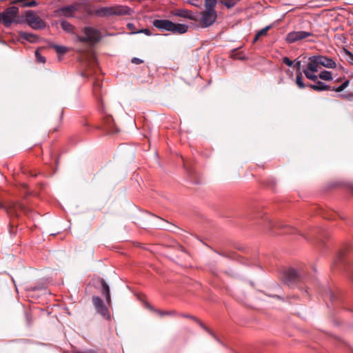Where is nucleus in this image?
<instances>
[{"mask_svg": "<svg viewBox=\"0 0 353 353\" xmlns=\"http://www.w3.org/2000/svg\"><path fill=\"white\" fill-rule=\"evenodd\" d=\"M241 0H219V3L230 9L234 7Z\"/></svg>", "mask_w": 353, "mask_h": 353, "instance_id": "obj_26", "label": "nucleus"}, {"mask_svg": "<svg viewBox=\"0 0 353 353\" xmlns=\"http://www.w3.org/2000/svg\"><path fill=\"white\" fill-rule=\"evenodd\" d=\"M294 68L296 70V72L297 71H302L301 70V61H299V60H295V61H294V64L293 65Z\"/></svg>", "mask_w": 353, "mask_h": 353, "instance_id": "obj_40", "label": "nucleus"}, {"mask_svg": "<svg viewBox=\"0 0 353 353\" xmlns=\"http://www.w3.org/2000/svg\"><path fill=\"white\" fill-rule=\"evenodd\" d=\"M85 37L77 35L76 39L81 43H98L101 39V32L93 27L85 26L83 28Z\"/></svg>", "mask_w": 353, "mask_h": 353, "instance_id": "obj_5", "label": "nucleus"}, {"mask_svg": "<svg viewBox=\"0 0 353 353\" xmlns=\"http://www.w3.org/2000/svg\"><path fill=\"white\" fill-rule=\"evenodd\" d=\"M28 290L32 292H34L37 290H45V286L43 284H39L37 285L30 286Z\"/></svg>", "mask_w": 353, "mask_h": 353, "instance_id": "obj_37", "label": "nucleus"}, {"mask_svg": "<svg viewBox=\"0 0 353 353\" xmlns=\"http://www.w3.org/2000/svg\"><path fill=\"white\" fill-rule=\"evenodd\" d=\"M172 21L168 19H155L152 21V25L162 30L170 31Z\"/></svg>", "mask_w": 353, "mask_h": 353, "instance_id": "obj_14", "label": "nucleus"}, {"mask_svg": "<svg viewBox=\"0 0 353 353\" xmlns=\"http://www.w3.org/2000/svg\"><path fill=\"white\" fill-rule=\"evenodd\" d=\"M19 37L21 39L26 40L30 43H35L37 41L39 37L32 34V33H28L26 32H19Z\"/></svg>", "mask_w": 353, "mask_h": 353, "instance_id": "obj_21", "label": "nucleus"}, {"mask_svg": "<svg viewBox=\"0 0 353 353\" xmlns=\"http://www.w3.org/2000/svg\"><path fill=\"white\" fill-rule=\"evenodd\" d=\"M78 7L75 4H70L66 6L59 8L56 10V12L65 17L71 18L74 17L76 11H77Z\"/></svg>", "mask_w": 353, "mask_h": 353, "instance_id": "obj_12", "label": "nucleus"}, {"mask_svg": "<svg viewBox=\"0 0 353 353\" xmlns=\"http://www.w3.org/2000/svg\"><path fill=\"white\" fill-rule=\"evenodd\" d=\"M346 255V251L345 250H340L338 253V255L334 261L335 265H339L340 264L344 265L345 264V257Z\"/></svg>", "mask_w": 353, "mask_h": 353, "instance_id": "obj_23", "label": "nucleus"}, {"mask_svg": "<svg viewBox=\"0 0 353 353\" xmlns=\"http://www.w3.org/2000/svg\"><path fill=\"white\" fill-rule=\"evenodd\" d=\"M232 56L233 58L238 59L240 60H245L246 59L245 57L243 55L241 52L234 53Z\"/></svg>", "mask_w": 353, "mask_h": 353, "instance_id": "obj_42", "label": "nucleus"}, {"mask_svg": "<svg viewBox=\"0 0 353 353\" xmlns=\"http://www.w3.org/2000/svg\"><path fill=\"white\" fill-rule=\"evenodd\" d=\"M20 208L21 209V210L25 211V207L23 205H20Z\"/></svg>", "mask_w": 353, "mask_h": 353, "instance_id": "obj_55", "label": "nucleus"}, {"mask_svg": "<svg viewBox=\"0 0 353 353\" xmlns=\"http://www.w3.org/2000/svg\"><path fill=\"white\" fill-rule=\"evenodd\" d=\"M185 1L192 6L196 7V8L201 7V3H196V0H185Z\"/></svg>", "mask_w": 353, "mask_h": 353, "instance_id": "obj_43", "label": "nucleus"}, {"mask_svg": "<svg viewBox=\"0 0 353 353\" xmlns=\"http://www.w3.org/2000/svg\"><path fill=\"white\" fill-rule=\"evenodd\" d=\"M275 185H276L275 181L272 180L270 181V188H271L272 190H274Z\"/></svg>", "mask_w": 353, "mask_h": 353, "instance_id": "obj_53", "label": "nucleus"}, {"mask_svg": "<svg viewBox=\"0 0 353 353\" xmlns=\"http://www.w3.org/2000/svg\"><path fill=\"white\" fill-rule=\"evenodd\" d=\"M196 323L200 325V327L203 330H204L206 332H208L209 334H210L215 340H216L217 341H219V339L215 335V334L210 328H208L205 324H203L199 319H198Z\"/></svg>", "mask_w": 353, "mask_h": 353, "instance_id": "obj_29", "label": "nucleus"}, {"mask_svg": "<svg viewBox=\"0 0 353 353\" xmlns=\"http://www.w3.org/2000/svg\"><path fill=\"white\" fill-rule=\"evenodd\" d=\"M350 279L353 281V278H350Z\"/></svg>", "mask_w": 353, "mask_h": 353, "instance_id": "obj_61", "label": "nucleus"}, {"mask_svg": "<svg viewBox=\"0 0 353 353\" xmlns=\"http://www.w3.org/2000/svg\"><path fill=\"white\" fill-rule=\"evenodd\" d=\"M342 79L341 78H339L336 80V81L337 82H339V81H341Z\"/></svg>", "mask_w": 353, "mask_h": 353, "instance_id": "obj_57", "label": "nucleus"}, {"mask_svg": "<svg viewBox=\"0 0 353 353\" xmlns=\"http://www.w3.org/2000/svg\"><path fill=\"white\" fill-rule=\"evenodd\" d=\"M155 312L161 316H163L165 315L174 316V315L177 314L176 312L174 310L163 311V310H155Z\"/></svg>", "mask_w": 353, "mask_h": 353, "instance_id": "obj_31", "label": "nucleus"}, {"mask_svg": "<svg viewBox=\"0 0 353 353\" xmlns=\"http://www.w3.org/2000/svg\"><path fill=\"white\" fill-rule=\"evenodd\" d=\"M344 90H345V88H343V87H342L341 85L339 86H337V87H332V88L331 87V90L336 92H341Z\"/></svg>", "mask_w": 353, "mask_h": 353, "instance_id": "obj_46", "label": "nucleus"}, {"mask_svg": "<svg viewBox=\"0 0 353 353\" xmlns=\"http://www.w3.org/2000/svg\"><path fill=\"white\" fill-rule=\"evenodd\" d=\"M307 87L316 92H323L331 90V86L325 84L323 81H317L314 83H307Z\"/></svg>", "mask_w": 353, "mask_h": 353, "instance_id": "obj_15", "label": "nucleus"}, {"mask_svg": "<svg viewBox=\"0 0 353 353\" xmlns=\"http://www.w3.org/2000/svg\"><path fill=\"white\" fill-rule=\"evenodd\" d=\"M10 4H20L23 8H32L39 5L34 0H9Z\"/></svg>", "mask_w": 353, "mask_h": 353, "instance_id": "obj_19", "label": "nucleus"}, {"mask_svg": "<svg viewBox=\"0 0 353 353\" xmlns=\"http://www.w3.org/2000/svg\"><path fill=\"white\" fill-rule=\"evenodd\" d=\"M111 8L113 15L116 16L130 15L132 12L131 8L126 6L119 5L111 6Z\"/></svg>", "mask_w": 353, "mask_h": 353, "instance_id": "obj_16", "label": "nucleus"}, {"mask_svg": "<svg viewBox=\"0 0 353 353\" xmlns=\"http://www.w3.org/2000/svg\"><path fill=\"white\" fill-rule=\"evenodd\" d=\"M25 23L34 30L43 29L46 27L45 21L36 15L33 10H26L24 15Z\"/></svg>", "mask_w": 353, "mask_h": 353, "instance_id": "obj_7", "label": "nucleus"}, {"mask_svg": "<svg viewBox=\"0 0 353 353\" xmlns=\"http://www.w3.org/2000/svg\"><path fill=\"white\" fill-rule=\"evenodd\" d=\"M63 116V109L62 108V109L60 110V112H59V123H61Z\"/></svg>", "mask_w": 353, "mask_h": 353, "instance_id": "obj_48", "label": "nucleus"}, {"mask_svg": "<svg viewBox=\"0 0 353 353\" xmlns=\"http://www.w3.org/2000/svg\"><path fill=\"white\" fill-rule=\"evenodd\" d=\"M0 208L3 209L6 212L7 214L10 216L13 215L15 210L14 207H8L1 202Z\"/></svg>", "mask_w": 353, "mask_h": 353, "instance_id": "obj_30", "label": "nucleus"}, {"mask_svg": "<svg viewBox=\"0 0 353 353\" xmlns=\"http://www.w3.org/2000/svg\"><path fill=\"white\" fill-rule=\"evenodd\" d=\"M2 24L8 28L12 24L25 23L23 15L19 14V9L17 6H10L1 12Z\"/></svg>", "mask_w": 353, "mask_h": 353, "instance_id": "obj_4", "label": "nucleus"}, {"mask_svg": "<svg viewBox=\"0 0 353 353\" xmlns=\"http://www.w3.org/2000/svg\"><path fill=\"white\" fill-rule=\"evenodd\" d=\"M92 303L97 310L104 319L110 320L111 316L108 307L104 304L103 300L98 296H93Z\"/></svg>", "mask_w": 353, "mask_h": 353, "instance_id": "obj_9", "label": "nucleus"}, {"mask_svg": "<svg viewBox=\"0 0 353 353\" xmlns=\"http://www.w3.org/2000/svg\"><path fill=\"white\" fill-rule=\"evenodd\" d=\"M60 25L61 28L66 32L73 33L74 30V26L71 24L70 22L65 20H61L60 22Z\"/></svg>", "mask_w": 353, "mask_h": 353, "instance_id": "obj_22", "label": "nucleus"}, {"mask_svg": "<svg viewBox=\"0 0 353 353\" xmlns=\"http://www.w3.org/2000/svg\"><path fill=\"white\" fill-rule=\"evenodd\" d=\"M312 35L313 34L311 32L292 31L288 33L286 36V41L289 43H293Z\"/></svg>", "mask_w": 353, "mask_h": 353, "instance_id": "obj_10", "label": "nucleus"}, {"mask_svg": "<svg viewBox=\"0 0 353 353\" xmlns=\"http://www.w3.org/2000/svg\"><path fill=\"white\" fill-rule=\"evenodd\" d=\"M146 307L148 308L150 310L154 312H155V310H157V309H154L151 305H150L148 303L146 304Z\"/></svg>", "mask_w": 353, "mask_h": 353, "instance_id": "obj_52", "label": "nucleus"}, {"mask_svg": "<svg viewBox=\"0 0 353 353\" xmlns=\"http://www.w3.org/2000/svg\"><path fill=\"white\" fill-rule=\"evenodd\" d=\"M128 27H130V26H132V24L128 23Z\"/></svg>", "mask_w": 353, "mask_h": 353, "instance_id": "obj_60", "label": "nucleus"}, {"mask_svg": "<svg viewBox=\"0 0 353 353\" xmlns=\"http://www.w3.org/2000/svg\"><path fill=\"white\" fill-rule=\"evenodd\" d=\"M302 71H297L296 72V84L297 86L301 89H304L307 87V84L304 83L303 79H302Z\"/></svg>", "mask_w": 353, "mask_h": 353, "instance_id": "obj_24", "label": "nucleus"}, {"mask_svg": "<svg viewBox=\"0 0 353 353\" xmlns=\"http://www.w3.org/2000/svg\"><path fill=\"white\" fill-rule=\"evenodd\" d=\"M92 282L95 288H99L101 286V292L105 298V301L108 304H110L111 301L110 287L105 281L99 276H94L92 279Z\"/></svg>", "mask_w": 353, "mask_h": 353, "instance_id": "obj_8", "label": "nucleus"}, {"mask_svg": "<svg viewBox=\"0 0 353 353\" xmlns=\"http://www.w3.org/2000/svg\"><path fill=\"white\" fill-rule=\"evenodd\" d=\"M261 224L273 235L294 234L297 232L296 228L288 225L273 222L267 214L263 216Z\"/></svg>", "mask_w": 353, "mask_h": 353, "instance_id": "obj_3", "label": "nucleus"}, {"mask_svg": "<svg viewBox=\"0 0 353 353\" xmlns=\"http://www.w3.org/2000/svg\"><path fill=\"white\" fill-rule=\"evenodd\" d=\"M0 23H2L1 12H0Z\"/></svg>", "mask_w": 353, "mask_h": 353, "instance_id": "obj_56", "label": "nucleus"}, {"mask_svg": "<svg viewBox=\"0 0 353 353\" xmlns=\"http://www.w3.org/2000/svg\"><path fill=\"white\" fill-rule=\"evenodd\" d=\"M319 57L320 59L321 66H323L326 68L330 69H333L336 67V63L333 59L323 55H319Z\"/></svg>", "mask_w": 353, "mask_h": 353, "instance_id": "obj_17", "label": "nucleus"}, {"mask_svg": "<svg viewBox=\"0 0 353 353\" xmlns=\"http://www.w3.org/2000/svg\"><path fill=\"white\" fill-rule=\"evenodd\" d=\"M131 63H134V64H141L143 63V60L139 59V58H137V57H133L132 59H131Z\"/></svg>", "mask_w": 353, "mask_h": 353, "instance_id": "obj_45", "label": "nucleus"}, {"mask_svg": "<svg viewBox=\"0 0 353 353\" xmlns=\"http://www.w3.org/2000/svg\"><path fill=\"white\" fill-rule=\"evenodd\" d=\"M283 63L287 65L288 66L292 67L294 64V61L290 59L288 57H284L282 59Z\"/></svg>", "mask_w": 353, "mask_h": 353, "instance_id": "obj_38", "label": "nucleus"}, {"mask_svg": "<svg viewBox=\"0 0 353 353\" xmlns=\"http://www.w3.org/2000/svg\"><path fill=\"white\" fill-rule=\"evenodd\" d=\"M219 0H204L205 9L216 10L215 8Z\"/></svg>", "mask_w": 353, "mask_h": 353, "instance_id": "obj_27", "label": "nucleus"}, {"mask_svg": "<svg viewBox=\"0 0 353 353\" xmlns=\"http://www.w3.org/2000/svg\"><path fill=\"white\" fill-rule=\"evenodd\" d=\"M259 37H259V36H258V34H255V36H254V39H253L252 43H256V42L259 40Z\"/></svg>", "mask_w": 353, "mask_h": 353, "instance_id": "obj_54", "label": "nucleus"}, {"mask_svg": "<svg viewBox=\"0 0 353 353\" xmlns=\"http://www.w3.org/2000/svg\"><path fill=\"white\" fill-rule=\"evenodd\" d=\"M325 218L327 219H332V217H330V216H325Z\"/></svg>", "mask_w": 353, "mask_h": 353, "instance_id": "obj_59", "label": "nucleus"}, {"mask_svg": "<svg viewBox=\"0 0 353 353\" xmlns=\"http://www.w3.org/2000/svg\"><path fill=\"white\" fill-rule=\"evenodd\" d=\"M339 97L343 99H345L349 101H353V92H347L345 94H341Z\"/></svg>", "mask_w": 353, "mask_h": 353, "instance_id": "obj_33", "label": "nucleus"}, {"mask_svg": "<svg viewBox=\"0 0 353 353\" xmlns=\"http://www.w3.org/2000/svg\"><path fill=\"white\" fill-rule=\"evenodd\" d=\"M53 48L56 50L59 54H65L67 52V48L63 46L54 45Z\"/></svg>", "mask_w": 353, "mask_h": 353, "instance_id": "obj_32", "label": "nucleus"}, {"mask_svg": "<svg viewBox=\"0 0 353 353\" xmlns=\"http://www.w3.org/2000/svg\"><path fill=\"white\" fill-rule=\"evenodd\" d=\"M317 232L319 235V237H323V233L325 232L324 229H317Z\"/></svg>", "mask_w": 353, "mask_h": 353, "instance_id": "obj_50", "label": "nucleus"}, {"mask_svg": "<svg viewBox=\"0 0 353 353\" xmlns=\"http://www.w3.org/2000/svg\"><path fill=\"white\" fill-rule=\"evenodd\" d=\"M77 353H98L96 350H85V352H77Z\"/></svg>", "mask_w": 353, "mask_h": 353, "instance_id": "obj_51", "label": "nucleus"}, {"mask_svg": "<svg viewBox=\"0 0 353 353\" xmlns=\"http://www.w3.org/2000/svg\"><path fill=\"white\" fill-rule=\"evenodd\" d=\"M352 192H353V187L352 188Z\"/></svg>", "mask_w": 353, "mask_h": 353, "instance_id": "obj_62", "label": "nucleus"}, {"mask_svg": "<svg viewBox=\"0 0 353 353\" xmlns=\"http://www.w3.org/2000/svg\"><path fill=\"white\" fill-rule=\"evenodd\" d=\"M303 72L307 79L311 80L314 83H316L318 81V78H319V75L314 74L316 72L303 70Z\"/></svg>", "mask_w": 353, "mask_h": 353, "instance_id": "obj_28", "label": "nucleus"}, {"mask_svg": "<svg viewBox=\"0 0 353 353\" xmlns=\"http://www.w3.org/2000/svg\"><path fill=\"white\" fill-rule=\"evenodd\" d=\"M137 33H143L147 36L152 35L151 31L148 28H143V29L140 30L139 31L137 32Z\"/></svg>", "mask_w": 353, "mask_h": 353, "instance_id": "obj_44", "label": "nucleus"}, {"mask_svg": "<svg viewBox=\"0 0 353 353\" xmlns=\"http://www.w3.org/2000/svg\"><path fill=\"white\" fill-rule=\"evenodd\" d=\"M35 57L38 63H45L46 61V58L39 53V50L35 51Z\"/></svg>", "mask_w": 353, "mask_h": 353, "instance_id": "obj_35", "label": "nucleus"}, {"mask_svg": "<svg viewBox=\"0 0 353 353\" xmlns=\"http://www.w3.org/2000/svg\"><path fill=\"white\" fill-rule=\"evenodd\" d=\"M343 52L347 56V61L350 64L353 65V54L346 48H343Z\"/></svg>", "mask_w": 353, "mask_h": 353, "instance_id": "obj_34", "label": "nucleus"}, {"mask_svg": "<svg viewBox=\"0 0 353 353\" xmlns=\"http://www.w3.org/2000/svg\"><path fill=\"white\" fill-rule=\"evenodd\" d=\"M272 28L271 26H268L263 28H262L261 30H260L259 31H258L256 32V34H258V36L259 37H261V36H266L267 34H268V30Z\"/></svg>", "mask_w": 353, "mask_h": 353, "instance_id": "obj_36", "label": "nucleus"}, {"mask_svg": "<svg viewBox=\"0 0 353 353\" xmlns=\"http://www.w3.org/2000/svg\"><path fill=\"white\" fill-rule=\"evenodd\" d=\"M274 296V297H276L277 299H281V297H280V296H279V295H275V296Z\"/></svg>", "mask_w": 353, "mask_h": 353, "instance_id": "obj_58", "label": "nucleus"}, {"mask_svg": "<svg viewBox=\"0 0 353 353\" xmlns=\"http://www.w3.org/2000/svg\"><path fill=\"white\" fill-rule=\"evenodd\" d=\"M308 63L305 70L312 72H318L319 66H321L320 59L319 55L311 56L308 58Z\"/></svg>", "mask_w": 353, "mask_h": 353, "instance_id": "obj_13", "label": "nucleus"}, {"mask_svg": "<svg viewBox=\"0 0 353 353\" xmlns=\"http://www.w3.org/2000/svg\"><path fill=\"white\" fill-rule=\"evenodd\" d=\"M217 12L216 10H206L198 12V21L203 28L212 26L216 21Z\"/></svg>", "mask_w": 353, "mask_h": 353, "instance_id": "obj_6", "label": "nucleus"}, {"mask_svg": "<svg viewBox=\"0 0 353 353\" xmlns=\"http://www.w3.org/2000/svg\"><path fill=\"white\" fill-rule=\"evenodd\" d=\"M319 79L324 81H332L333 79L332 73L328 70H323L319 74Z\"/></svg>", "mask_w": 353, "mask_h": 353, "instance_id": "obj_25", "label": "nucleus"}, {"mask_svg": "<svg viewBox=\"0 0 353 353\" xmlns=\"http://www.w3.org/2000/svg\"><path fill=\"white\" fill-rule=\"evenodd\" d=\"M101 86L102 83L99 81H95L93 83V94L98 101L99 110L103 115L102 123L99 128L103 130L107 134H115L119 132V130L116 127L112 116L106 111L105 105L102 101L100 95Z\"/></svg>", "mask_w": 353, "mask_h": 353, "instance_id": "obj_1", "label": "nucleus"}, {"mask_svg": "<svg viewBox=\"0 0 353 353\" xmlns=\"http://www.w3.org/2000/svg\"><path fill=\"white\" fill-rule=\"evenodd\" d=\"M110 7H102L94 11V14L98 17H109L113 16V12Z\"/></svg>", "mask_w": 353, "mask_h": 353, "instance_id": "obj_20", "label": "nucleus"}, {"mask_svg": "<svg viewBox=\"0 0 353 353\" xmlns=\"http://www.w3.org/2000/svg\"><path fill=\"white\" fill-rule=\"evenodd\" d=\"M188 30V26L181 23H172L170 31L173 34H182L187 32Z\"/></svg>", "mask_w": 353, "mask_h": 353, "instance_id": "obj_18", "label": "nucleus"}, {"mask_svg": "<svg viewBox=\"0 0 353 353\" xmlns=\"http://www.w3.org/2000/svg\"><path fill=\"white\" fill-rule=\"evenodd\" d=\"M172 15L182 17L185 19H188L190 20L197 21H198V12L196 13L192 11L182 8V9H176L172 12Z\"/></svg>", "mask_w": 353, "mask_h": 353, "instance_id": "obj_11", "label": "nucleus"}, {"mask_svg": "<svg viewBox=\"0 0 353 353\" xmlns=\"http://www.w3.org/2000/svg\"><path fill=\"white\" fill-rule=\"evenodd\" d=\"M349 84H350V80L347 79L343 82L341 85H342V87H343V88L345 89L349 85Z\"/></svg>", "mask_w": 353, "mask_h": 353, "instance_id": "obj_49", "label": "nucleus"}, {"mask_svg": "<svg viewBox=\"0 0 353 353\" xmlns=\"http://www.w3.org/2000/svg\"><path fill=\"white\" fill-rule=\"evenodd\" d=\"M281 280L285 285L290 288H294L301 283H305L307 281V276L303 270L290 268L283 271Z\"/></svg>", "mask_w": 353, "mask_h": 353, "instance_id": "obj_2", "label": "nucleus"}, {"mask_svg": "<svg viewBox=\"0 0 353 353\" xmlns=\"http://www.w3.org/2000/svg\"><path fill=\"white\" fill-rule=\"evenodd\" d=\"M182 317H184V318H187V319H192L193 321H194L195 322H196L198 321L199 319H197L196 316H192L191 314H179Z\"/></svg>", "mask_w": 353, "mask_h": 353, "instance_id": "obj_41", "label": "nucleus"}, {"mask_svg": "<svg viewBox=\"0 0 353 353\" xmlns=\"http://www.w3.org/2000/svg\"><path fill=\"white\" fill-rule=\"evenodd\" d=\"M329 296H330V299L332 301H334L336 299V297L334 295V294L332 292H331L330 290L329 291Z\"/></svg>", "mask_w": 353, "mask_h": 353, "instance_id": "obj_47", "label": "nucleus"}, {"mask_svg": "<svg viewBox=\"0 0 353 353\" xmlns=\"http://www.w3.org/2000/svg\"><path fill=\"white\" fill-rule=\"evenodd\" d=\"M9 232L11 236H15L17 234V229L11 222L9 223Z\"/></svg>", "mask_w": 353, "mask_h": 353, "instance_id": "obj_39", "label": "nucleus"}]
</instances>
